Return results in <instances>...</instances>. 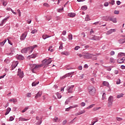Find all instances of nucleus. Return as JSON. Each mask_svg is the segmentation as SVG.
<instances>
[{
    "label": "nucleus",
    "mask_w": 125,
    "mask_h": 125,
    "mask_svg": "<svg viewBox=\"0 0 125 125\" xmlns=\"http://www.w3.org/2000/svg\"><path fill=\"white\" fill-rule=\"evenodd\" d=\"M93 56H94V55L88 53L84 54V58L85 59H91Z\"/></svg>",
    "instance_id": "20e7f679"
},
{
    "label": "nucleus",
    "mask_w": 125,
    "mask_h": 125,
    "mask_svg": "<svg viewBox=\"0 0 125 125\" xmlns=\"http://www.w3.org/2000/svg\"><path fill=\"white\" fill-rule=\"evenodd\" d=\"M18 64H19V62L18 61L13 62L12 64V70L15 69V68L17 67V65H18Z\"/></svg>",
    "instance_id": "6e6552de"
},
{
    "label": "nucleus",
    "mask_w": 125,
    "mask_h": 125,
    "mask_svg": "<svg viewBox=\"0 0 125 125\" xmlns=\"http://www.w3.org/2000/svg\"><path fill=\"white\" fill-rule=\"evenodd\" d=\"M28 109H29V106L26 107L25 108H24V109L23 110H22L21 112L25 113V112L26 111H27V110H28Z\"/></svg>",
    "instance_id": "4c0bfd02"
},
{
    "label": "nucleus",
    "mask_w": 125,
    "mask_h": 125,
    "mask_svg": "<svg viewBox=\"0 0 125 125\" xmlns=\"http://www.w3.org/2000/svg\"><path fill=\"white\" fill-rule=\"evenodd\" d=\"M10 111H11V108L10 107H8V108H7L6 112L5 113V116H6L7 115H8Z\"/></svg>",
    "instance_id": "6ab92c4d"
},
{
    "label": "nucleus",
    "mask_w": 125,
    "mask_h": 125,
    "mask_svg": "<svg viewBox=\"0 0 125 125\" xmlns=\"http://www.w3.org/2000/svg\"><path fill=\"white\" fill-rule=\"evenodd\" d=\"M4 62H5V63H6L7 64H8L9 63V62H10V61L8 59H5L4 60Z\"/></svg>",
    "instance_id": "de8ad7c7"
},
{
    "label": "nucleus",
    "mask_w": 125,
    "mask_h": 125,
    "mask_svg": "<svg viewBox=\"0 0 125 125\" xmlns=\"http://www.w3.org/2000/svg\"><path fill=\"white\" fill-rule=\"evenodd\" d=\"M18 59H19V60H24V58L22 56L19 55L18 57Z\"/></svg>",
    "instance_id": "a878e982"
},
{
    "label": "nucleus",
    "mask_w": 125,
    "mask_h": 125,
    "mask_svg": "<svg viewBox=\"0 0 125 125\" xmlns=\"http://www.w3.org/2000/svg\"><path fill=\"white\" fill-rule=\"evenodd\" d=\"M42 95V92H38L35 97V99H38V98L41 97Z\"/></svg>",
    "instance_id": "9b49d317"
},
{
    "label": "nucleus",
    "mask_w": 125,
    "mask_h": 125,
    "mask_svg": "<svg viewBox=\"0 0 125 125\" xmlns=\"http://www.w3.org/2000/svg\"><path fill=\"white\" fill-rule=\"evenodd\" d=\"M9 102H13V103H16V102H17V100H16V99H11L9 100Z\"/></svg>",
    "instance_id": "393cba45"
},
{
    "label": "nucleus",
    "mask_w": 125,
    "mask_h": 125,
    "mask_svg": "<svg viewBox=\"0 0 125 125\" xmlns=\"http://www.w3.org/2000/svg\"><path fill=\"white\" fill-rule=\"evenodd\" d=\"M43 6H45L46 7H49V5L48 4V3H44L43 4Z\"/></svg>",
    "instance_id": "864d4df0"
},
{
    "label": "nucleus",
    "mask_w": 125,
    "mask_h": 125,
    "mask_svg": "<svg viewBox=\"0 0 125 125\" xmlns=\"http://www.w3.org/2000/svg\"><path fill=\"white\" fill-rule=\"evenodd\" d=\"M36 33H38L37 29H34L31 32V34H36Z\"/></svg>",
    "instance_id": "a19ab883"
},
{
    "label": "nucleus",
    "mask_w": 125,
    "mask_h": 125,
    "mask_svg": "<svg viewBox=\"0 0 125 125\" xmlns=\"http://www.w3.org/2000/svg\"><path fill=\"white\" fill-rule=\"evenodd\" d=\"M7 10H8V11H11L12 12V13H13V14H15V15H16V12H14V11H13V10H12V9H11V8H7Z\"/></svg>",
    "instance_id": "aec40b11"
},
{
    "label": "nucleus",
    "mask_w": 125,
    "mask_h": 125,
    "mask_svg": "<svg viewBox=\"0 0 125 125\" xmlns=\"http://www.w3.org/2000/svg\"><path fill=\"white\" fill-rule=\"evenodd\" d=\"M109 21H112L113 23H117V19L116 18H109Z\"/></svg>",
    "instance_id": "a211bd4d"
},
{
    "label": "nucleus",
    "mask_w": 125,
    "mask_h": 125,
    "mask_svg": "<svg viewBox=\"0 0 125 125\" xmlns=\"http://www.w3.org/2000/svg\"><path fill=\"white\" fill-rule=\"evenodd\" d=\"M123 96H124V95L123 94V93L119 94L117 96V98H122Z\"/></svg>",
    "instance_id": "72a5a7b5"
},
{
    "label": "nucleus",
    "mask_w": 125,
    "mask_h": 125,
    "mask_svg": "<svg viewBox=\"0 0 125 125\" xmlns=\"http://www.w3.org/2000/svg\"><path fill=\"white\" fill-rule=\"evenodd\" d=\"M117 62L119 64H122V63H124V61L121 59H118Z\"/></svg>",
    "instance_id": "7c9ffc66"
},
{
    "label": "nucleus",
    "mask_w": 125,
    "mask_h": 125,
    "mask_svg": "<svg viewBox=\"0 0 125 125\" xmlns=\"http://www.w3.org/2000/svg\"><path fill=\"white\" fill-rule=\"evenodd\" d=\"M85 20V21H89V20H90V19L89 18V16H88V15H87L86 16Z\"/></svg>",
    "instance_id": "f704fd0d"
},
{
    "label": "nucleus",
    "mask_w": 125,
    "mask_h": 125,
    "mask_svg": "<svg viewBox=\"0 0 125 125\" xmlns=\"http://www.w3.org/2000/svg\"><path fill=\"white\" fill-rule=\"evenodd\" d=\"M114 32H116V29H110L107 32L106 35H111V34H112V33H114Z\"/></svg>",
    "instance_id": "f8f14e48"
},
{
    "label": "nucleus",
    "mask_w": 125,
    "mask_h": 125,
    "mask_svg": "<svg viewBox=\"0 0 125 125\" xmlns=\"http://www.w3.org/2000/svg\"><path fill=\"white\" fill-rule=\"evenodd\" d=\"M3 45H4V42H0V46H3Z\"/></svg>",
    "instance_id": "69168bd1"
},
{
    "label": "nucleus",
    "mask_w": 125,
    "mask_h": 125,
    "mask_svg": "<svg viewBox=\"0 0 125 125\" xmlns=\"http://www.w3.org/2000/svg\"><path fill=\"white\" fill-rule=\"evenodd\" d=\"M88 90L90 95H94L96 91V89H95V87H94V86H88Z\"/></svg>",
    "instance_id": "f257e3e1"
},
{
    "label": "nucleus",
    "mask_w": 125,
    "mask_h": 125,
    "mask_svg": "<svg viewBox=\"0 0 125 125\" xmlns=\"http://www.w3.org/2000/svg\"><path fill=\"white\" fill-rule=\"evenodd\" d=\"M114 14H119V13H120V11H118V10H115L114 12Z\"/></svg>",
    "instance_id": "6e6d98bb"
},
{
    "label": "nucleus",
    "mask_w": 125,
    "mask_h": 125,
    "mask_svg": "<svg viewBox=\"0 0 125 125\" xmlns=\"http://www.w3.org/2000/svg\"><path fill=\"white\" fill-rule=\"evenodd\" d=\"M70 98H68V99H67L66 100V101L65 102V105H68V104H69V102H70Z\"/></svg>",
    "instance_id": "473e14b6"
},
{
    "label": "nucleus",
    "mask_w": 125,
    "mask_h": 125,
    "mask_svg": "<svg viewBox=\"0 0 125 125\" xmlns=\"http://www.w3.org/2000/svg\"><path fill=\"white\" fill-rule=\"evenodd\" d=\"M31 95H32V94H31V93H28L27 94V97H31Z\"/></svg>",
    "instance_id": "774afa93"
},
{
    "label": "nucleus",
    "mask_w": 125,
    "mask_h": 125,
    "mask_svg": "<svg viewBox=\"0 0 125 125\" xmlns=\"http://www.w3.org/2000/svg\"><path fill=\"white\" fill-rule=\"evenodd\" d=\"M95 104H91L89 106L86 107V109H90L91 108H93V107H94Z\"/></svg>",
    "instance_id": "ea45409f"
},
{
    "label": "nucleus",
    "mask_w": 125,
    "mask_h": 125,
    "mask_svg": "<svg viewBox=\"0 0 125 125\" xmlns=\"http://www.w3.org/2000/svg\"><path fill=\"white\" fill-rule=\"evenodd\" d=\"M80 105L82 107H84V106H85V103L84 102H82L81 103Z\"/></svg>",
    "instance_id": "09e8293b"
},
{
    "label": "nucleus",
    "mask_w": 125,
    "mask_h": 125,
    "mask_svg": "<svg viewBox=\"0 0 125 125\" xmlns=\"http://www.w3.org/2000/svg\"><path fill=\"white\" fill-rule=\"evenodd\" d=\"M99 37L96 36L94 35L93 37L90 38V40H93L94 41H97V40H99Z\"/></svg>",
    "instance_id": "ddd939ff"
},
{
    "label": "nucleus",
    "mask_w": 125,
    "mask_h": 125,
    "mask_svg": "<svg viewBox=\"0 0 125 125\" xmlns=\"http://www.w3.org/2000/svg\"><path fill=\"white\" fill-rule=\"evenodd\" d=\"M51 62H52V61L48 59L44 60L43 61H42V63L44 67H47V66H48V65H49V64H50Z\"/></svg>",
    "instance_id": "f03ea898"
},
{
    "label": "nucleus",
    "mask_w": 125,
    "mask_h": 125,
    "mask_svg": "<svg viewBox=\"0 0 125 125\" xmlns=\"http://www.w3.org/2000/svg\"><path fill=\"white\" fill-rule=\"evenodd\" d=\"M110 4H112V5H114L115 4V0H112L111 2H109Z\"/></svg>",
    "instance_id": "3c124183"
},
{
    "label": "nucleus",
    "mask_w": 125,
    "mask_h": 125,
    "mask_svg": "<svg viewBox=\"0 0 125 125\" xmlns=\"http://www.w3.org/2000/svg\"><path fill=\"white\" fill-rule=\"evenodd\" d=\"M38 46L37 45H34L32 46H29L28 47H29V50L30 51L29 52V54H31V53H32V52H33V51L34 50V49H35V48H36V47H37Z\"/></svg>",
    "instance_id": "1a4fd4ad"
},
{
    "label": "nucleus",
    "mask_w": 125,
    "mask_h": 125,
    "mask_svg": "<svg viewBox=\"0 0 125 125\" xmlns=\"http://www.w3.org/2000/svg\"><path fill=\"white\" fill-rule=\"evenodd\" d=\"M97 122H98V119L97 118L93 119V121L91 122V124L89 125H94V124H95V123H97Z\"/></svg>",
    "instance_id": "2eb2a0df"
},
{
    "label": "nucleus",
    "mask_w": 125,
    "mask_h": 125,
    "mask_svg": "<svg viewBox=\"0 0 125 125\" xmlns=\"http://www.w3.org/2000/svg\"><path fill=\"white\" fill-rule=\"evenodd\" d=\"M66 34H67V32H66L65 30H64V31H62V34L63 36H66Z\"/></svg>",
    "instance_id": "e2e57ef3"
},
{
    "label": "nucleus",
    "mask_w": 125,
    "mask_h": 125,
    "mask_svg": "<svg viewBox=\"0 0 125 125\" xmlns=\"http://www.w3.org/2000/svg\"><path fill=\"white\" fill-rule=\"evenodd\" d=\"M6 55H8V56H11L13 55V53L11 52L10 53H7Z\"/></svg>",
    "instance_id": "603ef678"
},
{
    "label": "nucleus",
    "mask_w": 125,
    "mask_h": 125,
    "mask_svg": "<svg viewBox=\"0 0 125 125\" xmlns=\"http://www.w3.org/2000/svg\"><path fill=\"white\" fill-rule=\"evenodd\" d=\"M48 38H50V36H48V35L44 34L42 36V38L43 39V40H46V39H47Z\"/></svg>",
    "instance_id": "cd10ccee"
},
{
    "label": "nucleus",
    "mask_w": 125,
    "mask_h": 125,
    "mask_svg": "<svg viewBox=\"0 0 125 125\" xmlns=\"http://www.w3.org/2000/svg\"><path fill=\"white\" fill-rule=\"evenodd\" d=\"M66 78H67V77L66 76V75H63V76H62V77H61L60 79L61 80H64V79H66Z\"/></svg>",
    "instance_id": "8fccbe9b"
},
{
    "label": "nucleus",
    "mask_w": 125,
    "mask_h": 125,
    "mask_svg": "<svg viewBox=\"0 0 125 125\" xmlns=\"http://www.w3.org/2000/svg\"><path fill=\"white\" fill-rule=\"evenodd\" d=\"M51 18H52L51 16L46 17V20L49 21V20H51Z\"/></svg>",
    "instance_id": "c03bdc74"
},
{
    "label": "nucleus",
    "mask_w": 125,
    "mask_h": 125,
    "mask_svg": "<svg viewBox=\"0 0 125 125\" xmlns=\"http://www.w3.org/2000/svg\"><path fill=\"white\" fill-rule=\"evenodd\" d=\"M78 104H75V105H74L73 106H70L69 107V109H73V108H77V107H78Z\"/></svg>",
    "instance_id": "2f4dec72"
},
{
    "label": "nucleus",
    "mask_w": 125,
    "mask_h": 125,
    "mask_svg": "<svg viewBox=\"0 0 125 125\" xmlns=\"http://www.w3.org/2000/svg\"><path fill=\"white\" fill-rule=\"evenodd\" d=\"M7 4V2L5 1H4L3 2V5L4 6H6Z\"/></svg>",
    "instance_id": "680f3d73"
},
{
    "label": "nucleus",
    "mask_w": 125,
    "mask_h": 125,
    "mask_svg": "<svg viewBox=\"0 0 125 125\" xmlns=\"http://www.w3.org/2000/svg\"><path fill=\"white\" fill-rule=\"evenodd\" d=\"M74 87V85H72L71 86H68L66 90H67L68 93H73V88Z\"/></svg>",
    "instance_id": "39448f33"
},
{
    "label": "nucleus",
    "mask_w": 125,
    "mask_h": 125,
    "mask_svg": "<svg viewBox=\"0 0 125 125\" xmlns=\"http://www.w3.org/2000/svg\"><path fill=\"white\" fill-rule=\"evenodd\" d=\"M116 120H117V121H118L119 122H120V121H123V118L117 117V118H116Z\"/></svg>",
    "instance_id": "13d9d810"
},
{
    "label": "nucleus",
    "mask_w": 125,
    "mask_h": 125,
    "mask_svg": "<svg viewBox=\"0 0 125 125\" xmlns=\"http://www.w3.org/2000/svg\"><path fill=\"white\" fill-rule=\"evenodd\" d=\"M18 76H19L21 79H22L24 77V73H23V71H21V69L20 68L18 69Z\"/></svg>",
    "instance_id": "423d86ee"
},
{
    "label": "nucleus",
    "mask_w": 125,
    "mask_h": 125,
    "mask_svg": "<svg viewBox=\"0 0 125 125\" xmlns=\"http://www.w3.org/2000/svg\"><path fill=\"white\" fill-rule=\"evenodd\" d=\"M27 32H25L24 33H23L22 34V35L21 36V38L20 40L21 41H24V40H25V39H26V37H27Z\"/></svg>",
    "instance_id": "9d476101"
},
{
    "label": "nucleus",
    "mask_w": 125,
    "mask_h": 125,
    "mask_svg": "<svg viewBox=\"0 0 125 125\" xmlns=\"http://www.w3.org/2000/svg\"><path fill=\"white\" fill-rule=\"evenodd\" d=\"M54 122H55L56 123L57 122V121H58V117H55V118L53 119Z\"/></svg>",
    "instance_id": "a18cd8bd"
},
{
    "label": "nucleus",
    "mask_w": 125,
    "mask_h": 125,
    "mask_svg": "<svg viewBox=\"0 0 125 125\" xmlns=\"http://www.w3.org/2000/svg\"><path fill=\"white\" fill-rule=\"evenodd\" d=\"M14 118H13V117L11 116L10 117L9 121H10V122H12V121H14Z\"/></svg>",
    "instance_id": "052dcab7"
},
{
    "label": "nucleus",
    "mask_w": 125,
    "mask_h": 125,
    "mask_svg": "<svg viewBox=\"0 0 125 125\" xmlns=\"http://www.w3.org/2000/svg\"><path fill=\"white\" fill-rule=\"evenodd\" d=\"M57 96L58 98H59V99H60V98H61V97H62V96H61V95L60 94H59V93H57Z\"/></svg>",
    "instance_id": "37998d69"
},
{
    "label": "nucleus",
    "mask_w": 125,
    "mask_h": 125,
    "mask_svg": "<svg viewBox=\"0 0 125 125\" xmlns=\"http://www.w3.org/2000/svg\"><path fill=\"white\" fill-rule=\"evenodd\" d=\"M119 43L123 44V43H125V39H121L119 40Z\"/></svg>",
    "instance_id": "f3484780"
},
{
    "label": "nucleus",
    "mask_w": 125,
    "mask_h": 125,
    "mask_svg": "<svg viewBox=\"0 0 125 125\" xmlns=\"http://www.w3.org/2000/svg\"><path fill=\"white\" fill-rule=\"evenodd\" d=\"M103 84L104 85H105V86H109V83L106 81L104 82Z\"/></svg>",
    "instance_id": "bb28decb"
},
{
    "label": "nucleus",
    "mask_w": 125,
    "mask_h": 125,
    "mask_svg": "<svg viewBox=\"0 0 125 125\" xmlns=\"http://www.w3.org/2000/svg\"><path fill=\"white\" fill-rule=\"evenodd\" d=\"M116 3H117V5H120V4H121V3H122V2H121V1L120 0H118L116 1Z\"/></svg>",
    "instance_id": "0e129e2a"
},
{
    "label": "nucleus",
    "mask_w": 125,
    "mask_h": 125,
    "mask_svg": "<svg viewBox=\"0 0 125 125\" xmlns=\"http://www.w3.org/2000/svg\"><path fill=\"white\" fill-rule=\"evenodd\" d=\"M118 57H122V56H125V53L121 52L118 55Z\"/></svg>",
    "instance_id": "b1692460"
},
{
    "label": "nucleus",
    "mask_w": 125,
    "mask_h": 125,
    "mask_svg": "<svg viewBox=\"0 0 125 125\" xmlns=\"http://www.w3.org/2000/svg\"><path fill=\"white\" fill-rule=\"evenodd\" d=\"M81 9L82 10H86V9H87V6L86 5L83 6L81 7Z\"/></svg>",
    "instance_id": "c85d7f7f"
},
{
    "label": "nucleus",
    "mask_w": 125,
    "mask_h": 125,
    "mask_svg": "<svg viewBox=\"0 0 125 125\" xmlns=\"http://www.w3.org/2000/svg\"><path fill=\"white\" fill-rule=\"evenodd\" d=\"M110 55L113 56L115 55V51H111L110 53Z\"/></svg>",
    "instance_id": "4d7b16f0"
},
{
    "label": "nucleus",
    "mask_w": 125,
    "mask_h": 125,
    "mask_svg": "<svg viewBox=\"0 0 125 125\" xmlns=\"http://www.w3.org/2000/svg\"><path fill=\"white\" fill-rule=\"evenodd\" d=\"M36 54H32L30 56H28V58H36Z\"/></svg>",
    "instance_id": "58836bf2"
},
{
    "label": "nucleus",
    "mask_w": 125,
    "mask_h": 125,
    "mask_svg": "<svg viewBox=\"0 0 125 125\" xmlns=\"http://www.w3.org/2000/svg\"><path fill=\"white\" fill-rule=\"evenodd\" d=\"M68 40L69 41H72L73 40V35L71 34L68 35Z\"/></svg>",
    "instance_id": "e433bc0d"
},
{
    "label": "nucleus",
    "mask_w": 125,
    "mask_h": 125,
    "mask_svg": "<svg viewBox=\"0 0 125 125\" xmlns=\"http://www.w3.org/2000/svg\"><path fill=\"white\" fill-rule=\"evenodd\" d=\"M10 50H11V52H12L13 53V52H15V48L13 47H11L10 49Z\"/></svg>",
    "instance_id": "49530a36"
},
{
    "label": "nucleus",
    "mask_w": 125,
    "mask_h": 125,
    "mask_svg": "<svg viewBox=\"0 0 125 125\" xmlns=\"http://www.w3.org/2000/svg\"><path fill=\"white\" fill-rule=\"evenodd\" d=\"M68 16L69 17H75L76 16V14L75 13H69L68 14Z\"/></svg>",
    "instance_id": "4468645a"
},
{
    "label": "nucleus",
    "mask_w": 125,
    "mask_h": 125,
    "mask_svg": "<svg viewBox=\"0 0 125 125\" xmlns=\"http://www.w3.org/2000/svg\"><path fill=\"white\" fill-rule=\"evenodd\" d=\"M78 56H79V57H83V58H84V54H79V55H78Z\"/></svg>",
    "instance_id": "bf43d9fd"
},
{
    "label": "nucleus",
    "mask_w": 125,
    "mask_h": 125,
    "mask_svg": "<svg viewBox=\"0 0 125 125\" xmlns=\"http://www.w3.org/2000/svg\"><path fill=\"white\" fill-rule=\"evenodd\" d=\"M28 51L30 52V47H29L24 48L23 49H21V53H27V52H28Z\"/></svg>",
    "instance_id": "0eeeda50"
},
{
    "label": "nucleus",
    "mask_w": 125,
    "mask_h": 125,
    "mask_svg": "<svg viewBox=\"0 0 125 125\" xmlns=\"http://www.w3.org/2000/svg\"><path fill=\"white\" fill-rule=\"evenodd\" d=\"M39 82H35L32 83V86H36L37 84H39Z\"/></svg>",
    "instance_id": "c756f323"
},
{
    "label": "nucleus",
    "mask_w": 125,
    "mask_h": 125,
    "mask_svg": "<svg viewBox=\"0 0 125 125\" xmlns=\"http://www.w3.org/2000/svg\"><path fill=\"white\" fill-rule=\"evenodd\" d=\"M80 115H82V114H84V113H85V110H83L80 112H79Z\"/></svg>",
    "instance_id": "5fc2aeb1"
},
{
    "label": "nucleus",
    "mask_w": 125,
    "mask_h": 125,
    "mask_svg": "<svg viewBox=\"0 0 125 125\" xmlns=\"http://www.w3.org/2000/svg\"><path fill=\"white\" fill-rule=\"evenodd\" d=\"M106 97V94L105 93H104L102 95V100H104Z\"/></svg>",
    "instance_id": "79ce46f5"
},
{
    "label": "nucleus",
    "mask_w": 125,
    "mask_h": 125,
    "mask_svg": "<svg viewBox=\"0 0 125 125\" xmlns=\"http://www.w3.org/2000/svg\"><path fill=\"white\" fill-rule=\"evenodd\" d=\"M9 18V17H7V18H5L2 21V25H3L4 24V22H5V21H6L7 19H8Z\"/></svg>",
    "instance_id": "c9c22d12"
},
{
    "label": "nucleus",
    "mask_w": 125,
    "mask_h": 125,
    "mask_svg": "<svg viewBox=\"0 0 125 125\" xmlns=\"http://www.w3.org/2000/svg\"><path fill=\"white\" fill-rule=\"evenodd\" d=\"M62 55H66V56H68L70 54L67 51H64L62 52Z\"/></svg>",
    "instance_id": "4be33fe9"
},
{
    "label": "nucleus",
    "mask_w": 125,
    "mask_h": 125,
    "mask_svg": "<svg viewBox=\"0 0 125 125\" xmlns=\"http://www.w3.org/2000/svg\"><path fill=\"white\" fill-rule=\"evenodd\" d=\"M108 101V106L111 107L113 105V102H114V97L112 96H109Z\"/></svg>",
    "instance_id": "7ed1b4c3"
},
{
    "label": "nucleus",
    "mask_w": 125,
    "mask_h": 125,
    "mask_svg": "<svg viewBox=\"0 0 125 125\" xmlns=\"http://www.w3.org/2000/svg\"><path fill=\"white\" fill-rule=\"evenodd\" d=\"M42 118H40V120H38V122L36 123V125H42Z\"/></svg>",
    "instance_id": "5701e85b"
},
{
    "label": "nucleus",
    "mask_w": 125,
    "mask_h": 125,
    "mask_svg": "<svg viewBox=\"0 0 125 125\" xmlns=\"http://www.w3.org/2000/svg\"><path fill=\"white\" fill-rule=\"evenodd\" d=\"M91 81L92 83H95V82L94 81V78H91Z\"/></svg>",
    "instance_id": "338daca9"
},
{
    "label": "nucleus",
    "mask_w": 125,
    "mask_h": 125,
    "mask_svg": "<svg viewBox=\"0 0 125 125\" xmlns=\"http://www.w3.org/2000/svg\"><path fill=\"white\" fill-rule=\"evenodd\" d=\"M40 67H41V66L40 65H35L32 69V71L33 72V73H35V70H36V69H38V68H40Z\"/></svg>",
    "instance_id": "dca6fc26"
},
{
    "label": "nucleus",
    "mask_w": 125,
    "mask_h": 125,
    "mask_svg": "<svg viewBox=\"0 0 125 125\" xmlns=\"http://www.w3.org/2000/svg\"><path fill=\"white\" fill-rule=\"evenodd\" d=\"M19 121H21L22 122H26L27 121H29V119L23 118L22 117H20Z\"/></svg>",
    "instance_id": "412c9836"
}]
</instances>
